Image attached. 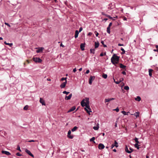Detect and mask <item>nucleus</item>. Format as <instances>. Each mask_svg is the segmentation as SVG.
<instances>
[{
    "label": "nucleus",
    "instance_id": "f257e3e1",
    "mask_svg": "<svg viewBox=\"0 0 158 158\" xmlns=\"http://www.w3.org/2000/svg\"><path fill=\"white\" fill-rule=\"evenodd\" d=\"M119 56H117L115 54H114L111 58V62L113 64H118L119 60Z\"/></svg>",
    "mask_w": 158,
    "mask_h": 158
},
{
    "label": "nucleus",
    "instance_id": "f03ea898",
    "mask_svg": "<svg viewBox=\"0 0 158 158\" xmlns=\"http://www.w3.org/2000/svg\"><path fill=\"white\" fill-rule=\"evenodd\" d=\"M33 60L36 63H41L42 60L39 57H33Z\"/></svg>",
    "mask_w": 158,
    "mask_h": 158
},
{
    "label": "nucleus",
    "instance_id": "7ed1b4c3",
    "mask_svg": "<svg viewBox=\"0 0 158 158\" xmlns=\"http://www.w3.org/2000/svg\"><path fill=\"white\" fill-rule=\"evenodd\" d=\"M95 77L94 76H91L89 79V84L90 85H91L92 84V80H94L95 79Z\"/></svg>",
    "mask_w": 158,
    "mask_h": 158
},
{
    "label": "nucleus",
    "instance_id": "20e7f679",
    "mask_svg": "<svg viewBox=\"0 0 158 158\" xmlns=\"http://www.w3.org/2000/svg\"><path fill=\"white\" fill-rule=\"evenodd\" d=\"M71 131L70 130H69L68 132V137L71 139H72L73 138V136L71 135Z\"/></svg>",
    "mask_w": 158,
    "mask_h": 158
},
{
    "label": "nucleus",
    "instance_id": "39448f33",
    "mask_svg": "<svg viewBox=\"0 0 158 158\" xmlns=\"http://www.w3.org/2000/svg\"><path fill=\"white\" fill-rule=\"evenodd\" d=\"M105 148V146L104 145V144L102 143H100L99 144L98 146V148L100 149H104Z\"/></svg>",
    "mask_w": 158,
    "mask_h": 158
},
{
    "label": "nucleus",
    "instance_id": "423d86ee",
    "mask_svg": "<svg viewBox=\"0 0 158 158\" xmlns=\"http://www.w3.org/2000/svg\"><path fill=\"white\" fill-rule=\"evenodd\" d=\"M25 151L30 156H31L32 157H34L33 155L31 153V152L29 150H27V149H26L25 150Z\"/></svg>",
    "mask_w": 158,
    "mask_h": 158
},
{
    "label": "nucleus",
    "instance_id": "0eeeda50",
    "mask_svg": "<svg viewBox=\"0 0 158 158\" xmlns=\"http://www.w3.org/2000/svg\"><path fill=\"white\" fill-rule=\"evenodd\" d=\"M67 81H66L64 82H63L60 85V87L61 88H63L67 84Z\"/></svg>",
    "mask_w": 158,
    "mask_h": 158
},
{
    "label": "nucleus",
    "instance_id": "6e6552de",
    "mask_svg": "<svg viewBox=\"0 0 158 158\" xmlns=\"http://www.w3.org/2000/svg\"><path fill=\"white\" fill-rule=\"evenodd\" d=\"M72 96V94H70L68 96H66L65 98V99L66 100H70Z\"/></svg>",
    "mask_w": 158,
    "mask_h": 158
},
{
    "label": "nucleus",
    "instance_id": "1a4fd4ad",
    "mask_svg": "<svg viewBox=\"0 0 158 158\" xmlns=\"http://www.w3.org/2000/svg\"><path fill=\"white\" fill-rule=\"evenodd\" d=\"M2 154H5L7 156H9L11 155L10 153L9 152L6 151H2Z\"/></svg>",
    "mask_w": 158,
    "mask_h": 158
},
{
    "label": "nucleus",
    "instance_id": "9d476101",
    "mask_svg": "<svg viewBox=\"0 0 158 158\" xmlns=\"http://www.w3.org/2000/svg\"><path fill=\"white\" fill-rule=\"evenodd\" d=\"M85 43H82L80 45V48L82 51H84L85 50Z\"/></svg>",
    "mask_w": 158,
    "mask_h": 158
},
{
    "label": "nucleus",
    "instance_id": "9b49d317",
    "mask_svg": "<svg viewBox=\"0 0 158 158\" xmlns=\"http://www.w3.org/2000/svg\"><path fill=\"white\" fill-rule=\"evenodd\" d=\"M84 101H85V104H89V98H85L84 99Z\"/></svg>",
    "mask_w": 158,
    "mask_h": 158
},
{
    "label": "nucleus",
    "instance_id": "f8f14e48",
    "mask_svg": "<svg viewBox=\"0 0 158 158\" xmlns=\"http://www.w3.org/2000/svg\"><path fill=\"white\" fill-rule=\"evenodd\" d=\"M40 102L42 104V105H45V104L44 100L41 98H40Z\"/></svg>",
    "mask_w": 158,
    "mask_h": 158
},
{
    "label": "nucleus",
    "instance_id": "ddd939ff",
    "mask_svg": "<svg viewBox=\"0 0 158 158\" xmlns=\"http://www.w3.org/2000/svg\"><path fill=\"white\" fill-rule=\"evenodd\" d=\"M120 68H122L123 69H125V70H126V66L125 65H123L122 64L120 63L119 64Z\"/></svg>",
    "mask_w": 158,
    "mask_h": 158
},
{
    "label": "nucleus",
    "instance_id": "4468645a",
    "mask_svg": "<svg viewBox=\"0 0 158 158\" xmlns=\"http://www.w3.org/2000/svg\"><path fill=\"white\" fill-rule=\"evenodd\" d=\"M76 109V107L75 106H73L71 108H70L68 111V113H69L73 111H74Z\"/></svg>",
    "mask_w": 158,
    "mask_h": 158
},
{
    "label": "nucleus",
    "instance_id": "2eb2a0df",
    "mask_svg": "<svg viewBox=\"0 0 158 158\" xmlns=\"http://www.w3.org/2000/svg\"><path fill=\"white\" fill-rule=\"evenodd\" d=\"M114 99H115V98H110L105 99V102H109L111 100H114Z\"/></svg>",
    "mask_w": 158,
    "mask_h": 158
},
{
    "label": "nucleus",
    "instance_id": "dca6fc26",
    "mask_svg": "<svg viewBox=\"0 0 158 158\" xmlns=\"http://www.w3.org/2000/svg\"><path fill=\"white\" fill-rule=\"evenodd\" d=\"M139 112H135V113L134 114H131V115H134L135 116L136 118H137L139 117Z\"/></svg>",
    "mask_w": 158,
    "mask_h": 158
},
{
    "label": "nucleus",
    "instance_id": "f3484780",
    "mask_svg": "<svg viewBox=\"0 0 158 158\" xmlns=\"http://www.w3.org/2000/svg\"><path fill=\"white\" fill-rule=\"evenodd\" d=\"M125 151L126 152L128 153H130L132 152V151H130L128 150V147L127 145H126L125 147Z\"/></svg>",
    "mask_w": 158,
    "mask_h": 158
},
{
    "label": "nucleus",
    "instance_id": "a211bd4d",
    "mask_svg": "<svg viewBox=\"0 0 158 158\" xmlns=\"http://www.w3.org/2000/svg\"><path fill=\"white\" fill-rule=\"evenodd\" d=\"M99 128V124L98 123H97L96 124V126H94V127H93V129L95 130H98V129Z\"/></svg>",
    "mask_w": 158,
    "mask_h": 158
},
{
    "label": "nucleus",
    "instance_id": "6ab92c4d",
    "mask_svg": "<svg viewBox=\"0 0 158 158\" xmlns=\"http://www.w3.org/2000/svg\"><path fill=\"white\" fill-rule=\"evenodd\" d=\"M44 49L43 48H40L38 49V50L36 51V52L37 53H39L42 51L43 49Z\"/></svg>",
    "mask_w": 158,
    "mask_h": 158
},
{
    "label": "nucleus",
    "instance_id": "aec40b11",
    "mask_svg": "<svg viewBox=\"0 0 158 158\" xmlns=\"http://www.w3.org/2000/svg\"><path fill=\"white\" fill-rule=\"evenodd\" d=\"M79 32H78V31L77 30H76L75 31V38H77V37L78 36V35Z\"/></svg>",
    "mask_w": 158,
    "mask_h": 158
},
{
    "label": "nucleus",
    "instance_id": "412c9836",
    "mask_svg": "<svg viewBox=\"0 0 158 158\" xmlns=\"http://www.w3.org/2000/svg\"><path fill=\"white\" fill-rule=\"evenodd\" d=\"M153 71V70L152 69H149V75L150 77L152 76V72Z\"/></svg>",
    "mask_w": 158,
    "mask_h": 158
},
{
    "label": "nucleus",
    "instance_id": "4be33fe9",
    "mask_svg": "<svg viewBox=\"0 0 158 158\" xmlns=\"http://www.w3.org/2000/svg\"><path fill=\"white\" fill-rule=\"evenodd\" d=\"M81 105L82 106L84 107L85 105V102H84V100H83L81 102Z\"/></svg>",
    "mask_w": 158,
    "mask_h": 158
},
{
    "label": "nucleus",
    "instance_id": "5701e85b",
    "mask_svg": "<svg viewBox=\"0 0 158 158\" xmlns=\"http://www.w3.org/2000/svg\"><path fill=\"white\" fill-rule=\"evenodd\" d=\"M135 140V142H136L135 143L139 144L140 143L138 141V139L136 137H135V139H134Z\"/></svg>",
    "mask_w": 158,
    "mask_h": 158
},
{
    "label": "nucleus",
    "instance_id": "b1692460",
    "mask_svg": "<svg viewBox=\"0 0 158 158\" xmlns=\"http://www.w3.org/2000/svg\"><path fill=\"white\" fill-rule=\"evenodd\" d=\"M140 146V145L139 144H137V143H135V145H134V146L135 147L137 148V149H139V146Z\"/></svg>",
    "mask_w": 158,
    "mask_h": 158
},
{
    "label": "nucleus",
    "instance_id": "393cba45",
    "mask_svg": "<svg viewBox=\"0 0 158 158\" xmlns=\"http://www.w3.org/2000/svg\"><path fill=\"white\" fill-rule=\"evenodd\" d=\"M99 45V44L98 42H95V48H98Z\"/></svg>",
    "mask_w": 158,
    "mask_h": 158
},
{
    "label": "nucleus",
    "instance_id": "a878e982",
    "mask_svg": "<svg viewBox=\"0 0 158 158\" xmlns=\"http://www.w3.org/2000/svg\"><path fill=\"white\" fill-rule=\"evenodd\" d=\"M135 100L139 102L141 100V98L139 96H138L135 98Z\"/></svg>",
    "mask_w": 158,
    "mask_h": 158
},
{
    "label": "nucleus",
    "instance_id": "bb28decb",
    "mask_svg": "<svg viewBox=\"0 0 158 158\" xmlns=\"http://www.w3.org/2000/svg\"><path fill=\"white\" fill-rule=\"evenodd\" d=\"M78 128V127L76 126H75L72 129L71 131L72 132H73L75 131Z\"/></svg>",
    "mask_w": 158,
    "mask_h": 158
},
{
    "label": "nucleus",
    "instance_id": "cd10ccee",
    "mask_svg": "<svg viewBox=\"0 0 158 158\" xmlns=\"http://www.w3.org/2000/svg\"><path fill=\"white\" fill-rule=\"evenodd\" d=\"M90 53H93V54H94L95 53V49H90Z\"/></svg>",
    "mask_w": 158,
    "mask_h": 158
},
{
    "label": "nucleus",
    "instance_id": "c85d7f7f",
    "mask_svg": "<svg viewBox=\"0 0 158 158\" xmlns=\"http://www.w3.org/2000/svg\"><path fill=\"white\" fill-rule=\"evenodd\" d=\"M85 110L90 115V112H91V110H89L87 108H84Z\"/></svg>",
    "mask_w": 158,
    "mask_h": 158
},
{
    "label": "nucleus",
    "instance_id": "c756f323",
    "mask_svg": "<svg viewBox=\"0 0 158 158\" xmlns=\"http://www.w3.org/2000/svg\"><path fill=\"white\" fill-rule=\"evenodd\" d=\"M121 113L123 114L124 115H128V113H130L129 112H128L127 113L126 111H122L121 112Z\"/></svg>",
    "mask_w": 158,
    "mask_h": 158
},
{
    "label": "nucleus",
    "instance_id": "7c9ffc66",
    "mask_svg": "<svg viewBox=\"0 0 158 158\" xmlns=\"http://www.w3.org/2000/svg\"><path fill=\"white\" fill-rule=\"evenodd\" d=\"M4 43L6 45H8L10 47H11L13 45V44L12 43H7L6 41H5L4 42Z\"/></svg>",
    "mask_w": 158,
    "mask_h": 158
},
{
    "label": "nucleus",
    "instance_id": "2f4dec72",
    "mask_svg": "<svg viewBox=\"0 0 158 158\" xmlns=\"http://www.w3.org/2000/svg\"><path fill=\"white\" fill-rule=\"evenodd\" d=\"M85 108H88V109H89V110H91V109L90 108V106L89 104H85Z\"/></svg>",
    "mask_w": 158,
    "mask_h": 158
},
{
    "label": "nucleus",
    "instance_id": "473e14b6",
    "mask_svg": "<svg viewBox=\"0 0 158 158\" xmlns=\"http://www.w3.org/2000/svg\"><path fill=\"white\" fill-rule=\"evenodd\" d=\"M102 77L104 79H106L107 77V75L106 74L103 73L102 75Z\"/></svg>",
    "mask_w": 158,
    "mask_h": 158
},
{
    "label": "nucleus",
    "instance_id": "72a5a7b5",
    "mask_svg": "<svg viewBox=\"0 0 158 158\" xmlns=\"http://www.w3.org/2000/svg\"><path fill=\"white\" fill-rule=\"evenodd\" d=\"M95 139L94 137H93L90 139V141L91 142L93 141L94 143H95V142L94 141Z\"/></svg>",
    "mask_w": 158,
    "mask_h": 158
},
{
    "label": "nucleus",
    "instance_id": "f704fd0d",
    "mask_svg": "<svg viewBox=\"0 0 158 158\" xmlns=\"http://www.w3.org/2000/svg\"><path fill=\"white\" fill-rule=\"evenodd\" d=\"M28 106L27 105L25 106L23 108V110H27L28 109Z\"/></svg>",
    "mask_w": 158,
    "mask_h": 158
},
{
    "label": "nucleus",
    "instance_id": "c9c22d12",
    "mask_svg": "<svg viewBox=\"0 0 158 158\" xmlns=\"http://www.w3.org/2000/svg\"><path fill=\"white\" fill-rule=\"evenodd\" d=\"M116 148L118 147V143L117 142L116 140H115L114 141V144Z\"/></svg>",
    "mask_w": 158,
    "mask_h": 158
},
{
    "label": "nucleus",
    "instance_id": "e433bc0d",
    "mask_svg": "<svg viewBox=\"0 0 158 158\" xmlns=\"http://www.w3.org/2000/svg\"><path fill=\"white\" fill-rule=\"evenodd\" d=\"M110 28L109 27H107V32L109 34L110 33Z\"/></svg>",
    "mask_w": 158,
    "mask_h": 158
},
{
    "label": "nucleus",
    "instance_id": "4c0bfd02",
    "mask_svg": "<svg viewBox=\"0 0 158 158\" xmlns=\"http://www.w3.org/2000/svg\"><path fill=\"white\" fill-rule=\"evenodd\" d=\"M111 5H112V3H110L108 5V9H113V8L111 7Z\"/></svg>",
    "mask_w": 158,
    "mask_h": 158
},
{
    "label": "nucleus",
    "instance_id": "58836bf2",
    "mask_svg": "<svg viewBox=\"0 0 158 158\" xmlns=\"http://www.w3.org/2000/svg\"><path fill=\"white\" fill-rule=\"evenodd\" d=\"M121 50L122 51V54H124L125 53V51L124 49L122 48H121Z\"/></svg>",
    "mask_w": 158,
    "mask_h": 158
},
{
    "label": "nucleus",
    "instance_id": "ea45409f",
    "mask_svg": "<svg viewBox=\"0 0 158 158\" xmlns=\"http://www.w3.org/2000/svg\"><path fill=\"white\" fill-rule=\"evenodd\" d=\"M124 89L126 90H128L129 89V88L128 86H126L124 87Z\"/></svg>",
    "mask_w": 158,
    "mask_h": 158
},
{
    "label": "nucleus",
    "instance_id": "a19ab883",
    "mask_svg": "<svg viewBox=\"0 0 158 158\" xmlns=\"http://www.w3.org/2000/svg\"><path fill=\"white\" fill-rule=\"evenodd\" d=\"M101 43L103 45L104 47H107L106 45L104 44V42L102 40L101 42Z\"/></svg>",
    "mask_w": 158,
    "mask_h": 158
},
{
    "label": "nucleus",
    "instance_id": "79ce46f5",
    "mask_svg": "<svg viewBox=\"0 0 158 158\" xmlns=\"http://www.w3.org/2000/svg\"><path fill=\"white\" fill-rule=\"evenodd\" d=\"M156 48H157L156 49H154L153 51L155 52H158V45H156Z\"/></svg>",
    "mask_w": 158,
    "mask_h": 158
},
{
    "label": "nucleus",
    "instance_id": "37998d69",
    "mask_svg": "<svg viewBox=\"0 0 158 158\" xmlns=\"http://www.w3.org/2000/svg\"><path fill=\"white\" fill-rule=\"evenodd\" d=\"M63 93L64 94H65L66 95H68V94H69V92H67L66 91H64L63 92Z\"/></svg>",
    "mask_w": 158,
    "mask_h": 158
},
{
    "label": "nucleus",
    "instance_id": "c03bdc74",
    "mask_svg": "<svg viewBox=\"0 0 158 158\" xmlns=\"http://www.w3.org/2000/svg\"><path fill=\"white\" fill-rule=\"evenodd\" d=\"M107 17H108L110 19H112L113 20H115L114 19H113V18L112 17H111L109 15H107Z\"/></svg>",
    "mask_w": 158,
    "mask_h": 158
},
{
    "label": "nucleus",
    "instance_id": "a18cd8bd",
    "mask_svg": "<svg viewBox=\"0 0 158 158\" xmlns=\"http://www.w3.org/2000/svg\"><path fill=\"white\" fill-rule=\"evenodd\" d=\"M114 81L116 84H119L122 81L120 80L119 81H115V80L114 79Z\"/></svg>",
    "mask_w": 158,
    "mask_h": 158
},
{
    "label": "nucleus",
    "instance_id": "49530a36",
    "mask_svg": "<svg viewBox=\"0 0 158 158\" xmlns=\"http://www.w3.org/2000/svg\"><path fill=\"white\" fill-rule=\"evenodd\" d=\"M17 149L18 150H19L20 152H21V151L20 148V147L19 145H18L17 147Z\"/></svg>",
    "mask_w": 158,
    "mask_h": 158
},
{
    "label": "nucleus",
    "instance_id": "de8ad7c7",
    "mask_svg": "<svg viewBox=\"0 0 158 158\" xmlns=\"http://www.w3.org/2000/svg\"><path fill=\"white\" fill-rule=\"evenodd\" d=\"M16 155L17 156H21L22 155L21 154H20L19 153V152H17L16 153Z\"/></svg>",
    "mask_w": 158,
    "mask_h": 158
},
{
    "label": "nucleus",
    "instance_id": "09e8293b",
    "mask_svg": "<svg viewBox=\"0 0 158 158\" xmlns=\"http://www.w3.org/2000/svg\"><path fill=\"white\" fill-rule=\"evenodd\" d=\"M115 110L117 112H118L119 111V109L118 108V107L116 109L113 110Z\"/></svg>",
    "mask_w": 158,
    "mask_h": 158
},
{
    "label": "nucleus",
    "instance_id": "8fccbe9b",
    "mask_svg": "<svg viewBox=\"0 0 158 158\" xmlns=\"http://www.w3.org/2000/svg\"><path fill=\"white\" fill-rule=\"evenodd\" d=\"M5 24L7 26H8L9 27H10V25L8 23H6L5 22Z\"/></svg>",
    "mask_w": 158,
    "mask_h": 158
},
{
    "label": "nucleus",
    "instance_id": "3c124183",
    "mask_svg": "<svg viewBox=\"0 0 158 158\" xmlns=\"http://www.w3.org/2000/svg\"><path fill=\"white\" fill-rule=\"evenodd\" d=\"M94 33H95V35H96V36L97 37L98 36V35H99L98 33V32H97L96 31H95Z\"/></svg>",
    "mask_w": 158,
    "mask_h": 158
},
{
    "label": "nucleus",
    "instance_id": "603ef678",
    "mask_svg": "<svg viewBox=\"0 0 158 158\" xmlns=\"http://www.w3.org/2000/svg\"><path fill=\"white\" fill-rule=\"evenodd\" d=\"M82 30V28L81 27L79 29V31H78L79 32H81Z\"/></svg>",
    "mask_w": 158,
    "mask_h": 158
},
{
    "label": "nucleus",
    "instance_id": "864d4df0",
    "mask_svg": "<svg viewBox=\"0 0 158 158\" xmlns=\"http://www.w3.org/2000/svg\"><path fill=\"white\" fill-rule=\"evenodd\" d=\"M123 19L124 21H127V19L126 17H124L123 18Z\"/></svg>",
    "mask_w": 158,
    "mask_h": 158
},
{
    "label": "nucleus",
    "instance_id": "5fc2aeb1",
    "mask_svg": "<svg viewBox=\"0 0 158 158\" xmlns=\"http://www.w3.org/2000/svg\"><path fill=\"white\" fill-rule=\"evenodd\" d=\"M122 74H123L124 75H126V73L125 71H123L122 73Z\"/></svg>",
    "mask_w": 158,
    "mask_h": 158
},
{
    "label": "nucleus",
    "instance_id": "6e6d98bb",
    "mask_svg": "<svg viewBox=\"0 0 158 158\" xmlns=\"http://www.w3.org/2000/svg\"><path fill=\"white\" fill-rule=\"evenodd\" d=\"M114 145L113 144H112L111 146V148L112 149L114 147H115Z\"/></svg>",
    "mask_w": 158,
    "mask_h": 158
},
{
    "label": "nucleus",
    "instance_id": "4d7b16f0",
    "mask_svg": "<svg viewBox=\"0 0 158 158\" xmlns=\"http://www.w3.org/2000/svg\"><path fill=\"white\" fill-rule=\"evenodd\" d=\"M112 25V23H110L109 25V26L108 27H110V26Z\"/></svg>",
    "mask_w": 158,
    "mask_h": 158
},
{
    "label": "nucleus",
    "instance_id": "13d9d810",
    "mask_svg": "<svg viewBox=\"0 0 158 158\" xmlns=\"http://www.w3.org/2000/svg\"><path fill=\"white\" fill-rule=\"evenodd\" d=\"M89 72V70H87L85 72V73L88 74Z\"/></svg>",
    "mask_w": 158,
    "mask_h": 158
},
{
    "label": "nucleus",
    "instance_id": "bf43d9fd",
    "mask_svg": "<svg viewBox=\"0 0 158 158\" xmlns=\"http://www.w3.org/2000/svg\"><path fill=\"white\" fill-rule=\"evenodd\" d=\"M118 46H123V44H118Z\"/></svg>",
    "mask_w": 158,
    "mask_h": 158
},
{
    "label": "nucleus",
    "instance_id": "052dcab7",
    "mask_svg": "<svg viewBox=\"0 0 158 158\" xmlns=\"http://www.w3.org/2000/svg\"><path fill=\"white\" fill-rule=\"evenodd\" d=\"M76 71H77L76 69V68H75L73 69V72H75Z\"/></svg>",
    "mask_w": 158,
    "mask_h": 158
},
{
    "label": "nucleus",
    "instance_id": "680f3d73",
    "mask_svg": "<svg viewBox=\"0 0 158 158\" xmlns=\"http://www.w3.org/2000/svg\"><path fill=\"white\" fill-rule=\"evenodd\" d=\"M35 141L33 140H30L28 141V142H35Z\"/></svg>",
    "mask_w": 158,
    "mask_h": 158
},
{
    "label": "nucleus",
    "instance_id": "e2e57ef3",
    "mask_svg": "<svg viewBox=\"0 0 158 158\" xmlns=\"http://www.w3.org/2000/svg\"><path fill=\"white\" fill-rule=\"evenodd\" d=\"M100 56H104V54L102 52L100 54Z\"/></svg>",
    "mask_w": 158,
    "mask_h": 158
},
{
    "label": "nucleus",
    "instance_id": "0e129e2a",
    "mask_svg": "<svg viewBox=\"0 0 158 158\" xmlns=\"http://www.w3.org/2000/svg\"><path fill=\"white\" fill-rule=\"evenodd\" d=\"M130 150H131L130 151H132V152H133V149L132 148H129Z\"/></svg>",
    "mask_w": 158,
    "mask_h": 158
},
{
    "label": "nucleus",
    "instance_id": "69168bd1",
    "mask_svg": "<svg viewBox=\"0 0 158 158\" xmlns=\"http://www.w3.org/2000/svg\"><path fill=\"white\" fill-rule=\"evenodd\" d=\"M64 77H62V78L61 79V81H63L64 80Z\"/></svg>",
    "mask_w": 158,
    "mask_h": 158
},
{
    "label": "nucleus",
    "instance_id": "338daca9",
    "mask_svg": "<svg viewBox=\"0 0 158 158\" xmlns=\"http://www.w3.org/2000/svg\"><path fill=\"white\" fill-rule=\"evenodd\" d=\"M60 46H62V47H64V45H63L62 44V43L60 44Z\"/></svg>",
    "mask_w": 158,
    "mask_h": 158
},
{
    "label": "nucleus",
    "instance_id": "774afa93",
    "mask_svg": "<svg viewBox=\"0 0 158 158\" xmlns=\"http://www.w3.org/2000/svg\"><path fill=\"white\" fill-rule=\"evenodd\" d=\"M146 158H149V156H148V155H146Z\"/></svg>",
    "mask_w": 158,
    "mask_h": 158
}]
</instances>
